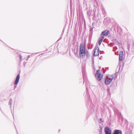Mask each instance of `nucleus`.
<instances>
[{
    "mask_svg": "<svg viewBox=\"0 0 134 134\" xmlns=\"http://www.w3.org/2000/svg\"><path fill=\"white\" fill-rule=\"evenodd\" d=\"M99 54V51L98 48H96L94 51V56H97Z\"/></svg>",
    "mask_w": 134,
    "mask_h": 134,
    "instance_id": "obj_7",
    "label": "nucleus"
},
{
    "mask_svg": "<svg viewBox=\"0 0 134 134\" xmlns=\"http://www.w3.org/2000/svg\"><path fill=\"white\" fill-rule=\"evenodd\" d=\"M109 33V31L108 30H105L103 31L101 34V36L104 35L107 36Z\"/></svg>",
    "mask_w": 134,
    "mask_h": 134,
    "instance_id": "obj_5",
    "label": "nucleus"
},
{
    "mask_svg": "<svg viewBox=\"0 0 134 134\" xmlns=\"http://www.w3.org/2000/svg\"><path fill=\"white\" fill-rule=\"evenodd\" d=\"M20 78V75L19 74H18L17 75L15 82V85H17L18 83L19 80Z\"/></svg>",
    "mask_w": 134,
    "mask_h": 134,
    "instance_id": "obj_8",
    "label": "nucleus"
},
{
    "mask_svg": "<svg viewBox=\"0 0 134 134\" xmlns=\"http://www.w3.org/2000/svg\"><path fill=\"white\" fill-rule=\"evenodd\" d=\"M113 79V77L111 75L107 76L105 79V83L106 85H108L110 83Z\"/></svg>",
    "mask_w": 134,
    "mask_h": 134,
    "instance_id": "obj_2",
    "label": "nucleus"
},
{
    "mask_svg": "<svg viewBox=\"0 0 134 134\" xmlns=\"http://www.w3.org/2000/svg\"><path fill=\"white\" fill-rule=\"evenodd\" d=\"M79 52L80 57L82 58L85 57L86 54V48L85 45L83 43L80 45Z\"/></svg>",
    "mask_w": 134,
    "mask_h": 134,
    "instance_id": "obj_1",
    "label": "nucleus"
},
{
    "mask_svg": "<svg viewBox=\"0 0 134 134\" xmlns=\"http://www.w3.org/2000/svg\"><path fill=\"white\" fill-rule=\"evenodd\" d=\"M113 134H122V132L120 130H115Z\"/></svg>",
    "mask_w": 134,
    "mask_h": 134,
    "instance_id": "obj_10",
    "label": "nucleus"
},
{
    "mask_svg": "<svg viewBox=\"0 0 134 134\" xmlns=\"http://www.w3.org/2000/svg\"><path fill=\"white\" fill-rule=\"evenodd\" d=\"M21 56H20V59H21Z\"/></svg>",
    "mask_w": 134,
    "mask_h": 134,
    "instance_id": "obj_11",
    "label": "nucleus"
},
{
    "mask_svg": "<svg viewBox=\"0 0 134 134\" xmlns=\"http://www.w3.org/2000/svg\"><path fill=\"white\" fill-rule=\"evenodd\" d=\"M104 131L105 134H111V131L108 127H105Z\"/></svg>",
    "mask_w": 134,
    "mask_h": 134,
    "instance_id": "obj_4",
    "label": "nucleus"
},
{
    "mask_svg": "<svg viewBox=\"0 0 134 134\" xmlns=\"http://www.w3.org/2000/svg\"><path fill=\"white\" fill-rule=\"evenodd\" d=\"M123 53L122 51H120V52L119 54V60L122 61L123 59Z\"/></svg>",
    "mask_w": 134,
    "mask_h": 134,
    "instance_id": "obj_6",
    "label": "nucleus"
},
{
    "mask_svg": "<svg viewBox=\"0 0 134 134\" xmlns=\"http://www.w3.org/2000/svg\"><path fill=\"white\" fill-rule=\"evenodd\" d=\"M101 36V37L99 39V45L101 44L102 41L104 38V36L103 35Z\"/></svg>",
    "mask_w": 134,
    "mask_h": 134,
    "instance_id": "obj_9",
    "label": "nucleus"
},
{
    "mask_svg": "<svg viewBox=\"0 0 134 134\" xmlns=\"http://www.w3.org/2000/svg\"><path fill=\"white\" fill-rule=\"evenodd\" d=\"M95 77L98 81L100 80L103 77V75L102 74L99 70H97L95 75Z\"/></svg>",
    "mask_w": 134,
    "mask_h": 134,
    "instance_id": "obj_3",
    "label": "nucleus"
}]
</instances>
